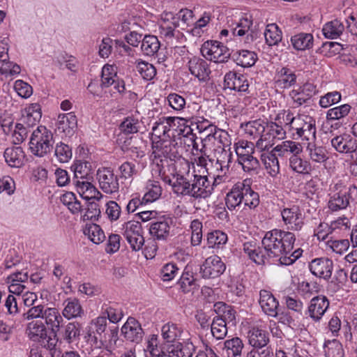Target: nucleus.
I'll use <instances>...</instances> for the list:
<instances>
[{
	"mask_svg": "<svg viewBox=\"0 0 357 357\" xmlns=\"http://www.w3.org/2000/svg\"><path fill=\"white\" fill-rule=\"evenodd\" d=\"M236 63L243 68L250 67L256 62V54L248 50H241L235 59Z\"/></svg>",
	"mask_w": 357,
	"mask_h": 357,
	"instance_id": "13d9d810",
	"label": "nucleus"
},
{
	"mask_svg": "<svg viewBox=\"0 0 357 357\" xmlns=\"http://www.w3.org/2000/svg\"><path fill=\"white\" fill-rule=\"evenodd\" d=\"M213 188L206 176L191 174L190 197L195 199H205L212 193Z\"/></svg>",
	"mask_w": 357,
	"mask_h": 357,
	"instance_id": "f8f14e48",
	"label": "nucleus"
},
{
	"mask_svg": "<svg viewBox=\"0 0 357 357\" xmlns=\"http://www.w3.org/2000/svg\"><path fill=\"white\" fill-rule=\"evenodd\" d=\"M195 282L196 279L192 273V268L190 266H187L179 279L178 284L183 291H189L188 287L195 285Z\"/></svg>",
	"mask_w": 357,
	"mask_h": 357,
	"instance_id": "e2e57ef3",
	"label": "nucleus"
},
{
	"mask_svg": "<svg viewBox=\"0 0 357 357\" xmlns=\"http://www.w3.org/2000/svg\"><path fill=\"white\" fill-rule=\"evenodd\" d=\"M63 306L62 315L68 320L80 317L84 314V310L80 302L76 298H66L63 303Z\"/></svg>",
	"mask_w": 357,
	"mask_h": 357,
	"instance_id": "393cba45",
	"label": "nucleus"
},
{
	"mask_svg": "<svg viewBox=\"0 0 357 357\" xmlns=\"http://www.w3.org/2000/svg\"><path fill=\"white\" fill-rule=\"evenodd\" d=\"M207 244L211 248H220L227 241V236L225 233L215 230L207 234Z\"/></svg>",
	"mask_w": 357,
	"mask_h": 357,
	"instance_id": "09e8293b",
	"label": "nucleus"
},
{
	"mask_svg": "<svg viewBox=\"0 0 357 357\" xmlns=\"http://www.w3.org/2000/svg\"><path fill=\"white\" fill-rule=\"evenodd\" d=\"M54 155L60 162H68L73 155L72 149L68 144L59 142L55 146Z\"/></svg>",
	"mask_w": 357,
	"mask_h": 357,
	"instance_id": "5fc2aeb1",
	"label": "nucleus"
},
{
	"mask_svg": "<svg viewBox=\"0 0 357 357\" xmlns=\"http://www.w3.org/2000/svg\"><path fill=\"white\" fill-rule=\"evenodd\" d=\"M84 234L95 244H99L105 238V234L100 227L96 224H91L86 226Z\"/></svg>",
	"mask_w": 357,
	"mask_h": 357,
	"instance_id": "de8ad7c7",
	"label": "nucleus"
},
{
	"mask_svg": "<svg viewBox=\"0 0 357 357\" xmlns=\"http://www.w3.org/2000/svg\"><path fill=\"white\" fill-rule=\"evenodd\" d=\"M281 215L286 225H289L291 229L300 230L303 225V215L298 206L284 208L281 211Z\"/></svg>",
	"mask_w": 357,
	"mask_h": 357,
	"instance_id": "5701e85b",
	"label": "nucleus"
},
{
	"mask_svg": "<svg viewBox=\"0 0 357 357\" xmlns=\"http://www.w3.org/2000/svg\"><path fill=\"white\" fill-rule=\"evenodd\" d=\"M77 117L73 112L61 114L59 116L57 128L66 136H71L77 128Z\"/></svg>",
	"mask_w": 357,
	"mask_h": 357,
	"instance_id": "a878e982",
	"label": "nucleus"
},
{
	"mask_svg": "<svg viewBox=\"0 0 357 357\" xmlns=\"http://www.w3.org/2000/svg\"><path fill=\"white\" fill-rule=\"evenodd\" d=\"M309 268L316 277L328 280L332 275L333 261L326 257L316 258L311 261Z\"/></svg>",
	"mask_w": 357,
	"mask_h": 357,
	"instance_id": "4468645a",
	"label": "nucleus"
},
{
	"mask_svg": "<svg viewBox=\"0 0 357 357\" xmlns=\"http://www.w3.org/2000/svg\"><path fill=\"white\" fill-rule=\"evenodd\" d=\"M310 158L316 162H324L328 159L327 151L323 146L309 143L307 147Z\"/></svg>",
	"mask_w": 357,
	"mask_h": 357,
	"instance_id": "6e6d98bb",
	"label": "nucleus"
},
{
	"mask_svg": "<svg viewBox=\"0 0 357 357\" xmlns=\"http://www.w3.org/2000/svg\"><path fill=\"white\" fill-rule=\"evenodd\" d=\"M294 241L292 233L278 229L269 231V258L273 259L274 264H279L276 259L288 255L294 248Z\"/></svg>",
	"mask_w": 357,
	"mask_h": 357,
	"instance_id": "7ed1b4c3",
	"label": "nucleus"
},
{
	"mask_svg": "<svg viewBox=\"0 0 357 357\" xmlns=\"http://www.w3.org/2000/svg\"><path fill=\"white\" fill-rule=\"evenodd\" d=\"M324 351L326 357H343L342 344L336 340H328L324 343Z\"/></svg>",
	"mask_w": 357,
	"mask_h": 357,
	"instance_id": "864d4df0",
	"label": "nucleus"
},
{
	"mask_svg": "<svg viewBox=\"0 0 357 357\" xmlns=\"http://www.w3.org/2000/svg\"><path fill=\"white\" fill-rule=\"evenodd\" d=\"M52 132L45 126H40L32 132L29 141V149L34 155L43 157L53 148Z\"/></svg>",
	"mask_w": 357,
	"mask_h": 357,
	"instance_id": "423d86ee",
	"label": "nucleus"
},
{
	"mask_svg": "<svg viewBox=\"0 0 357 357\" xmlns=\"http://www.w3.org/2000/svg\"><path fill=\"white\" fill-rule=\"evenodd\" d=\"M195 350V347L192 342H176L168 347V357H172L171 354L177 357H191Z\"/></svg>",
	"mask_w": 357,
	"mask_h": 357,
	"instance_id": "7c9ffc66",
	"label": "nucleus"
},
{
	"mask_svg": "<svg viewBox=\"0 0 357 357\" xmlns=\"http://www.w3.org/2000/svg\"><path fill=\"white\" fill-rule=\"evenodd\" d=\"M275 151H278V155H284L285 152H290L293 155H297L302 151V146L300 144L291 141L283 142L275 147Z\"/></svg>",
	"mask_w": 357,
	"mask_h": 357,
	"instance_id": "4d7b16f0",
	"label": "nucleus"
},
{
	"mask_svg": "<svg viewBox=\"0 0 357 357\" xmlns=\"http://www.w3.org/2000/svg\"><path fill=\"white\" fill-rule=\"evenodd\" d=\"M97 179L102 190L107 194L118 192L119 188V179L110 168H103L97 172Z\"/></svg>",
	"mask_w": 357,
	"mask_h": 357,
	"instance_id": "ddd939ff",
	"label": "nucleus"
},
{
	"mask_svg": "<svg viewBox=\"0 0 357 357\" xmlns=\"http://www.w3.org/2000/svg\"><path fill=\"white\" fill-rule=\"evenodd\" d=\"M329 307V301L325 296L312 298L308 306L307 312L314 321H319Z\"/></svg>",
	"mask_w": 357,
	"mask_h": 357,
	"instance_id": "aec40b11",
	"label": "nucleus"
},
{
	"mask_svg": "<svg viewBox=\"0 0 357 357\" xmlns=\"http://www.w3.org/2000/svg\"><path fill=\"white\" fill-rule=\"evenodd\" d=\"M235 151L238 156V162H244L243 159L248 158L252 154L259 156L257 152V145L255 148L252 142L248 141H239L235 144Z\"/></svg>",
	"mask_w": 357,
	"mask_h": 357,
	"instance_id": "473e14b6",
	"label": "nucleus"
},
{
	"mask_svg": "<svg viewBox=\"0 0 357 357\" xmlns=\"http://www.w3.org/2000/svg\"><path fill=\"white\" fill-rule=\"evenodd\" d=\"M121 333L127 340L135 343L140 342L144 335L140 324L133 317H129L123 325Z\"/></svg>",
	"mask_w": 357,
	"mask_h": 357,
	"instance_id": "dca6fc26",
	"label": "nucleus"
},
{
	"mask_svg": "<svg viewBox=\"0 0 357 357\" xmlns=\"http://www.w3.org/2000/svg\"><path fill=\"white\" fill-rule=\"evenodd\" d=\"M152 149L153 160L159 166L177 167L178 165H185L189 169L188 162L181 157L178 153V147L175 140L162 138L158 140L153 139Z\"/></svg>",
	"mask_w": 357,
	"mask_h": 357,
	"instance_id": "f257e3e1",
	"label": "nucleus"
},
{
	"mask_svg": "<svg viewBox=\"0 0 357 357\" xmlns=\"http://www.w3.org/2000/svg\"><path fill=\"white\" fill-rule=\"evenodd\" d=\"M35 319H41L54 337H57L58 333L63 326V319L56 307H47L42 304L35 305L22 314L20 323Z\"/></svg>",
	"mask_w": 357,
	"mask_h": 357,
	"instance_id": "f03ea898",
	"label": "nucleus"
},
{
	"mask_svg": "<svg viewBox=\"0 0 357 357\" xmlns=\"http://www.w3.org/2000/svg\"><path fill=\"white\" fill-rule=\"evenodd\" d=\"M348 205L349 198L342 191L335 193L331 197L328 202V208L333 211L344 209Z\"/></svg>",
	"mask_w": 357,
	"mask_h": 357,
	"instance_id": "79ce46f5",
	"label": "nucleus"
},
{
	"mask_svg": "<svg viewBox=\"0 0 357 357\" xmlns=\"http://www.w3.org/2000/svg\"><path fill=\"white\" fill-rule=\"evenodd\" d=\"M226 266L217 255L208 257L199 267V274L204 279H214L225 271Z\"/></svg>",
	"mask_w": 357,
	"mask_h": 357,
	"instance_id": "1a4fd4ad",
	"label": "nucleus"
},
{
	"mask_svg": "<svg viewBox=\"0 0 357 357\" xmlns=\"http://www.w3.org/2000/svg\"><path fill=\"white\" fill-rule=\"evenodd\" d=\"M224 84L226 88L238 91H246L249 86L246 77L235 71L226 73Z\"/></svg>",
	"mask_w": 357,
	"mask_h": 357,
	"instance_id": "412c9836",
	"label": "nucleus"
},
{
	"mask_svg": "<svg viewBox=\"0 0 357 357\" xmlns=\"http://www.w3.org/2000/svg\"><path fill=\"white\" fill-rule=\"evenodd\" d=\"M137 70L146 80H151L156 75L155 68L151 63L143 61H135Z\"/></svg>",
	"mask_w": 357,
	"mask_h": 357,
	"instance_id": "3c124183",
	"label": "nucleus"
},
{
	"mask_svg": "<svg viewBox=\"0 0 357 357\" xmlns=\"http://www.w3.org/2000/svg\"><path fill=\"white\" fill-rule=\"evenodd\" d=\"M217 162L220 163L223 167L227 169L230 163L232 161V153L229 150H226L225 146H218L215 149L214 156H213Z\"/></svg>",
	"mask_w": 357,
	"mask_h": 357,
	"instance_id": "bf43d9fd",
	"label": "nucleus"
},
{
	"mask_svg": "<svg viewBox=\"0 0 357 357\" xmlns=\"http://www.w3.org/2000/svg\"><path fill=\"white\" fill-rule=\"evenodd\" d=\"M249 343L253 347H265L268 343L267 333L265 329L254 327L248 333Z\"/></svg>",
	"mask_w": 357,
	"mask_h": 357,
	"instance_id": "2f4dec72",
	"label": "nucleus"
},
{
	"mask_svg": "<svg viewBox=\"0 0 357 357\" xmlns=\"http://www.w3.org/2000/svg\"><path fill=\"white\" fill-rule=\"evenodd\" d=\"M160 47V43L155 36L146 35L142 38L141 50L146 56H154L158 52Z\"/></svg>",
	"mask_w": 357,
	"mask_h": 357,
	"instance_id": "72a5a7b5",
	"label": "nucleus"
},
{
	"mask_svg": "<svg viewBox=\"0 0 357 357\" xmlns=\"http://www.w3.org/2000/svg\"><path fill=\"white\" fill-rule=\"evenodd\" d=\"M168 17H170V19H174V22H176L179 25L180 22H181L183 24L189 26L193 23L194 15L191 10L185 8L181 9L176 15H174L172 13H169Z\"/></svg>",
	"mask_w": 357,
	"mask_h": 357,
	"instance_id": "052dcab7",
	"label": "nucleus"
},
{
	"mask_svg": "<svg viewBox=\"0 0 357 357\" xmlns=\"http://www.w3.org/2000/svg\"><path fill=\"white\" fill-rule=\"evenodd\" d=\"M118 78L115 70V67L112 65H105L102 69L101 86L103 88L109 87L116 83Z\"/></svg>",
	"mask_w": 357,
	"mask_h": 357,
	"instance_id": "8fccbe9b",
	"label": "nucleus"
},
{
	"mask_svg": "<svg viewBox=\"0 0 357 357\" xmlns=\"http://www.w3.org/2000/svg\"><path fill=\"white\" fill-rule=\"evenodd\" d=\"M71 169L74 172L73 178L84 179L88 178L91 174V165L87 161H75L71 166Z\"/></svg>",
	"mask_w": 357,
	"mask_h": 357,
	"instance_id": "ea45409f",
	"label": "nucleus"
},
{
	"mask_svg": "<svg viewBox=\"0 0 357 357\" xmlns=\"http://www.w3.org/2000/svg\"><path fill=\"white\" fill-rule=\"evenodd\" d=\"M344 31V24L339 20L327 22L323 27V34L326 38L335 39L342 34Z\"/></svg>",
	"mask_w": 357,
	"mask_h": 357,
	"instance_id": "f704fd0d",
	"label": "nucleus"
},
{
	"mask_svg": "<svg viewBox=\"0 0 357 357\" xmlns=\"http://www.w3.org/2000/svg\"><path fill=\"white\" fill-rule=\"evenodd\" d=\"M102 313L107 316L112 323H117L123 318V311L116 304L104 303L102 306Z\"/></svg>",
	"mask_w": 357,
	"mask_h": 357,
	"instance_id": "37998d69",
	"label": "nucleus"
},
{
	"mask_svg": "<svg viewBox=\"0 0 357 357\" xmlns=\"http://www.w3.org/2000/svg\"><path fill=\"white\" fill-rule=\"evenodd\" d=\"M267 233L265 234L264 237L262 240L263 247L257 248L256 251L252 255L250 259L257 264L264 266L266 264V261L267 259L268 256V248L265 245V241L266 239Z\"/></svg>",
	"mask_w": 357,
	"mask_h": 357,
	"instance_id": "69168bd1",
	"label": "nucleus"
},
{
	"mask_svg": "<svg viewBox=\"0 0 357 357\" xmlns=\"http://www.w3.org/2000/svg\"><path fill=\"white\" fill-rule=\"evenodd\" d=\"M291 42L297 50L310 49L313 45V36L310 33H300L291 37Z\"/></svg>",
	"mask_w": 357,
	"mask_h": 357,
	"instance_id": "c9c22d12",
	"label": "nucleus"
},
{
	"mask_svg": "<svg viewBox=\"0 0 357 357\" xmlns=\"http://www.w3.org/2000/svg\"><path fill=\"white\" fill-rule=\"evenodd\" d=\"M296 134L303 139L307 141L315 139V120L310 116L303 115V123L301 127L296 128Z\"/></svg>",
	"mask_w": 357,
	"mask_h": 357,
	"instance_id": "cd10ccee",
	"label": "nucleus"
},
{
	"mask_svg": "<svg viewBox=\"0 0 357 357\" xmlns=\"http://www.w3.org/2000/svg\"><path fill=\"white\" fill-rule=\"evenodd\" d=\"M183 118L180 117H162L159 119L158 121L154 123L152 128V140L161 139L162 138L171 139L169 132L171 128L176 126V123L179 124L180 121H184Z\"/></svg>",
	"mask_w": 357,
	"mask_h": 357,
	"instance_id": "9b49d317",
	"label": "nucleus"
},
{
	"mask_svg": "<svg viewBox=\"0 0 357 357\" xmlns=\"http://www.w3.org/2000/svg\"><path fill=\"white\" fill-rule=\"evenodd\" d=\"M3 156L7 164L11 167H20L23 165L25 153L20 146H10L7 148Z\"/></svg>",
	"mask_w": 357,
	"mask_h": 357,
	"instance_id": "b1692460",
	"label": "nucleus"
},
{
	"mask_svg": "<svg viewBox=\"0 0 357 357\" xmlns=\"http://www.w3.org/2000/svg\"><path fill=\"white\" fill-rule=\"evenodd\" d=\"M188 66L190 73L199 80L205 82L209 79L211 70L207 61L204 59L192 56L189 59Z\"/></svg>",
	"mask_w": 357,
	"mask_h": 357,
	"instance_id": "f3484780",
	"label": "nucleus"
},
{
	"mask_svg": "<svg viewBox=\"0 0 357 357\" xmlns=\"http://www.w3.org/2000/svg\"><path fill=\"white\" fill-rule=\"evenodd\" d=\"M296 82V75L289 69L282 68L278 73L275 82L282 88H288Z\"/></svg>",
	"mask_w": 357,
	"mask_h": 357,
	"instance_id": "603ef678",
	"label": "nucleus"
},
{
	"mask_svg": "<svg viewBox=\"0 0 357 357\" xmlns=\"http://www.w3.org/2000/svg\"><path fill=\"white\" fill-rule=\"evenodd\" d=\"M226 205L229 210H234L243 202L250 208L256 207L259 202L258 193L254 192L248 185L237 183L227 193Z\"/></svg>",
	"mask_w": 357,
	"mask_h": 357,
	"instance_id": "39448f33",
	"label": "nucleus"
},
{
	"mask_svg": "<svg viewBox=\"0 0 357 357\" xmlns=\"http://www.w3.org/2000/svg\"><path fill=\"white\" fill-rule=\"evenodd\" d=\"M289 166L293 171L303 174H309L312 169L310 163L297 155H292L290 157Z\"/></svg>",
	"mask_w": 357,
	"mask_h": 357,
	"instance_id": "a19ab883",
	"label": "nucleus"
},
{
	"mask_svg": "<svg viewBox=\"0 0 357 357\" xmlns=\"http://www.w3.org/2000/svg\"><path fill=\"white\" fill-rule=\"evenodd\" d=\"M269 55L270 52H275L274 46L278 45L282 38V31L275 23L269 24Z\"/></svg>",
	"mask_w": 357,
	"mask_h": 357,
	"instance_id": "680f3d73",
	"label": "nucleus"
},
{
	"mask_svg": "<svg viewBox=\"0 0 357 357\" xmlns=\"http://www.w3.org/2000/svg\"><path fill=\"white\" fill-rule=\"evenodd\" d=\"M202 56L215 63H225L231 56L229 49L217 40H208L201 47Z\"/></svg>",
	"mask_w": 357,
	"mask_h": 357,
	"instance_id": "0eeeda50",
	"label": "nucleus"
},
{
	"mask_svg": "<svg viewBox=\"0 0 357 357\" xmlns=\"http://www.w3.org/2000/svg\"><path fill=\"white\" fill-rule=\"evenodd\" d=\"M331 143L334 149L340 153H352L357 150V139L347 133L334 137Z\"/></svg>",
	"mask_w": 357,
	"mask_h": 357,
	"instance_id": "2eb2a0df",
	"label": "nucleus"
},
{
	"mask_svg": "<svg viewBox=\"0 0 357 357\" xmlns=\"http://www.w3.org/2000/svg\"><path fill=\"white\" fill-rule=\"evenodd\" d=\"M120 129L125 134L136 133L139 130V121L132 116H128L121 123Z\"/></svg>",
	"mask_w": 357,
	"mask_h": 357,
	"instance_id": "774afa93",
	"label": "nucleus"
},
{
	"mask_svg": "<svg viewBox=\"0 0 357 357\" xmlns=\"http://www.w3.org/2000/svg\"><path fill=\"white\" fill-rule=\"evenodd\" d=\"M252 25L251 16L246 15L232 22L229 26L233 35L238 36L245 35V43H250L257 37V33L252 28Z\"/></svg>",
	"mask_w": 357,
	"mask_h": 357,
	"instance_id": "9d476101",
	"label": "nucleus"
},
{
	"mask_svg": "<svg viewBox=\"0 0 357 357\" xmlns=\"http://www.w3.org/2000/svg\"><path fill=\"white\" fill-rule=\"evenodd\" d=\"M317 87L312 83H305L300 89L299 91H292V98L294 102L301 105L305 103L317 93Z\"/></svg>",
	"mask_w": 357,
	"mask_h": 357,
	"instance_id": "c756f323",
	"label": "nucleus"
},
{
	"mask_svg": "<svg viewBox=\"0 0 357 357\" xmlns=\"http://www.w3.org/2000/svg\"><path fill=\"white\" fill-rule=\"evenodd\" d=\"M342 50V45L339 43L326 42L322 44L319 52L326 56H332L340 54Z\"/></svg>",
	"mask_w": 357,
	"mask_h": 357,
	"instance_id": "0e129e2a",
	"label": "nucleus"
},
{
	"mask_svg": "<svg viewBox=\"0 0 357 357\" xmlns=\"http://www.w3.org/2000/svg\"><path fill=\"white\" fill-rule=\"evenodd\" d=\"M178 26L179 24L174 22V19H170L167 13L160 24V33L166 39H172L175 35V29Z\"/></svg>",
	"mask_w": 357,
	"mask_h": 357,
	"instance_id": "4c0bfd02",
	"label": "nucleus"
},
{
	"mask_svg": "<svg viewBox=\"0 0 357 357\" xmlns=\"http://www.w3.org/2000/svg\"><path fill=\"white\" fill-rule=\"evenodd\" d=\"M350 109L351 106L347 104H344L340 107L330 109L327 112L326 117L328 120H337L346 116L349 114Z\"/></svg>",
	"mask_w": 357,
	"mask_h": 357,
	"instance_id": "338daca9",
	"label": "nucleus"
},
{
	"mask_svg": "<svg viewBox=\"0 0 357 357\" xmlns=\"http://www.w3.org/2000/svg\"><path fill=\"white\" fill-rule=\"evenodd\" d=\"M161 332L167 342H174L181 336L182 331L176 324L168 323L162 327Z\"/></svg>",
	"mask_w": 357,
	"mask_h": 357,
	"instance_id": "49530a36",
	"label": "nucleus"
},
{
	"mask_svg": "<svg viewBox=\"0 0 357 357\" xmlns=\"http://www.w3.org/2000/svg\"><path fill=\"white\" fill-rule=\"evenodd\" d=\"M166 182L172 185L174 193L182 196L190 197L192 192L190 191L191 175L189 171L188 172L187 177L176 173L174 175L173 180L169 178Z\"/></svg>",
	"mask_w": 357,
	"mask_h": 357,
	"instance_id": "6ab92c4d",
	"label": "nucleus"
},
{
	"mask_svg": "<svg viewBox=\"0 0 357 357\" xmlns=\"http://www.w3.org/2000/svg\"><path fill=\"white\" fill-rule=\"evenodd\" d=\"M170 222V219L162 217L151 222L149 228L151 235L158 240L167 238L169 234Z\"/></svg>",
	"mask_w": 357,
	"mask_h": 357,
	"instance_id": "bb28decb",
	"label": "nucleus"
},
{
	"mask_svg": "<svg viewBox=\"0 0 357 357\" xmlns=\"http://www.w3.org/2000/svg\"><path fill=\"white\" fill-rule=\"evenodd\" d=\"M243 344L238 337L227 340L224 343L223 351L227 357H237L241 354Z\"/></svg>",
	"mask_w": 357,
	"mask_h": 357,
	"instance_id": "58836bf2",
	"label": "nucleus"
},
{
	"mask_svg": "<svg viewBox=\"0 0 357 357\" xmlns=\"http://www.w3.org/2000/svg\"><path fill=\"white\" fill-rule=\"evenodd\" d=\"M122 234L134 251L139 250L144 243L142 225L138 221H129L123 225Z\"/></svg>",
	"mask_w": 357,
	"mask_h": 357,
	"instance_id": "6e6552de",
	"label": "nucleus"
},
{
	"mask_svg": "<svg viewBox=\"0 0 357 357\" xmlns=\"http://www.w3.org/2000/svg\"><path fill=\"white\" fill-rule=\"evenodd\" d=\"M162 194V188L156 181H149L146 186V192L143 197L144 203H151L157 200Z\"/></svg>",
	"mask_w": 357,
	"mask_h": 357,
	"instance_id": "e433bc0d",
	"label": "nucleus"
},
{
	"mask_svg": "<svg viewBox=\"0 0 357 357\" xmlns=\"http://www.w3.org/2000/svg\"><path fill=\"white\" fill-rule=\"evenodd\" d=\"M30 320L26 328L28 337L34 342H41V340L46 339L47 328L43 321L38 319Z\"/></svg>",
	"mask_w": 357,
	"mask_h": 357,
	"instance_id": "4be33fe9",
	"label": "nucleus"
},
{
	"mask_svg": "<svg viewBox=\"0 0 357 357\" xmlns=\"http://www.w3.org/2000/svg\"><path fill=\"white\" fill-rule=\"evenodd\" d=\"M208 128L202 133V143L204 148L208 145V142L213 140H219V142L222 144L224 146H229V142L228 140V134L227 132L218 129L215 126L210 122V125L207 126Z\"/></svg>",
	"mask_w": 357,
	"mask_h": 357,
	"instance_id": "a211bd4d",
	"label": "nucleus"
},
{
	"mask_svg": "<svg viewBox=\"0 0 357 357\" xmlns=\"http://www.w3.org/2000/svg\"><path fill=\"white\" fill-rule=\"evenodd\" d=\"M277 155H279L278 151H275V148L269 152V175L274 178L273 182L275 187L278 188L281 186L282 183L280 178L276 176L280 171L279 161Z\"/></svg>",
	"mask_w": 357,
	"mask_h": 357,
	"instance_id": "c03bdc74",
	"label": "nucleus"
},
{
	"mask_svg": "<svg viewBox=\"0 0 357 357\" xmlns=\"http://www.w3.org/2000/svg\"><path fill=\"white\" fill-rule=\"evenodd\" d=\"M267 126L268 123H266L261 119L241 124V128L245 134L250 137H253V138L259 137L256 142V153L260 157V160L264 165L266 169L268 168V132L266 131V128Z\"/></svg>",
	"mask_w": 357,
	"mask_h": 357,
	"instance_id": "20e7f679",
	"label": "nucleus"
},
{
	"mask_svg": "<svg viewBox=\"0 0 357 357\" xmlns=\"http://www.w3.org/2000/svg\"><path fill=\"white\" fill-rule=\"evenodd\" d=\"M80 335L79 325L77 322H69L60 328L57 335L59 338L68 344L73 342Z\"/></svg>",
	"mask_w": 357,
	"mask_h": 357,
	"instance_id": "c85d7f7f",
	"label": "nucleus"
},
{
	"mask_svg": "<svg viewBox=\"0 0 357 357\" xmlns=\"http://www.w3.org/2000/svg\"><path fill=\"white\" fill-rule=\"evenodd\" d=\"M213 336L217 340H222L227 334V324L222 317H215L211 324Z\"/></svg>",
	"mask_w": 357,
	"mask_h": 357,
	"instance_id": "a18cd8bd",
	"label": "nucleus"
}]
</instances>
